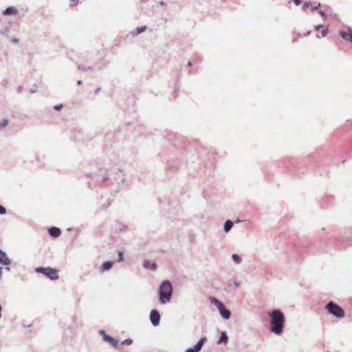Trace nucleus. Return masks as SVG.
Returning <instances> with one entry per match:
<instances>
[{"mask_svg":"<svg viewBox=\"0 0 352 352\" xmlns=\"http://www.w3.org/2000/svg\"><path fill=\"white\" fill-rule=\"evenodd\" d=\"M172 285L168 280H164L160 289V300L164 304L169 301L172 296Z\"/></svg>","mask_w":352,"mask_h":352,"instance_id":"obj_2","label":"nucleus"},{"mask_svg":"<svg viewBox=\"0 0 352 352\" xmlns=\"http://www.w3.org/2000/svg\"><path fill=\"white\" fill-rule=\"evenodd\" d=\"M35 272L37 273H41L48 277L50 280H56L59 278L58 271L55 269H52L50 267H38L35 269Z\"/></svg>","mask_w":352,"mask_h":352,"instance_id":"obj_3","label":"nucleus"},{"mask_svg":"<svg viewBox=\"0 0 352 352\" xmlns=\"http://www.w3.org/2000/svg\"><path fill=\"white\" fill-rule=\"evenodd\" d=\"M150 320H151L152 324L155 326H156L159 324L160 320V316L157 310L153 309L151 311Z\"/></svg>","mask_w":352,"mask_h":352,"instance_id":"obj_7","label":"nucleus"},{"mask_svg":"<svg viewBox=\"0 0 352 352\" xmlns=\"http://www.w3.org/2000/svg\"><path fill=\"white\" fill-rule=\"evenodd\" d=\"M228 340V336L225 332H223L221 333L219 342H226Z\"/></svg>","mask_w":352,"mask_h":352,"instance_id":"obj_15","label":"nucleus"},{"mask_svg":"<svg viewBox=\"0 0 352 352\" xmlns=\"http://www.w3.org/2000/svg\"><path fill=\"white\" fill-rule=\"evenodd\" d=\"M210 302L214 304L219 311L220 314L224 319H229L230 317V312L228 309H226L223 305V304L219 301L218 299L212 297L210 298Z\"/></svg>","mask_w":352,"mask_h":352,"instance_id":"obj_5","label":"nucleus"},{"mask_svg":"<svg viewBox=\"0 0 352 352\" xmlns=\"http://www.w3.org/2000/svg\"><path fill=\"white\" fill-rule=\"evenodd\" d=\"M1 270H2V268L1 267L0 268V275L1 274V272H2Z\"/></svg>","mask_w":352,"mask_h":352,"instance_id":"obj_32","label":"nucleus"},{"mask_svg":"<svg viewBox=\"0 0 352 352\" xmlns=\"http://www.w3.org/2000/svg\"><path fill=\"white\" fill-rule=\"evenodd\" d=\"M50 234L53 237H58L60 235V230L56 227H52L49 229Z\"/></svg>","mask_w":352,"mask_h":352,"instance_id":"obj_10","label":"nucleus"},{"mask_svg":"<svg viewBox=\"0 0 352 352\" xmlns=\"http://www.w3.org/2000/svg\"><path fill=\"white\" fill-rule=\"evenodd\" d=\"M123 260V253L122 252H118V261L121 262Z\"/></svg>","mask_w":352,"mask_h":352,"instance_id":"obj_20","label":"nucleus"},{"mask_svg":"<svg viewBox=\"0 0 352 352\" xmlns=\"http://www.w3.org/2000/svg\"><path fill=\"white\" fill-rule=\"evenodd\" d=\"M232 258L237 263H240V261H241V258H240V257L237 254H233L232 255Z\"/></svg>","mask_w":352,"mask_h":352,"instance_id":"obj_16","label":"nucleus"},{"mask_svg":"<svg viewBox=\"0 0 352 352\" xmlns=\"http://www.w3.org/2000/svg\"><path fill=\"white\" fill-rule=\"evenodd\" d=\"M3 13H4V14H8V15H14V14H16L17 11L14 8L10 7V8H6L5 10V11L3 12Z\"/></svg>","mask_w":352,"mask_h":352,"instance_id":"obj_11","label":"nucleus"},{"mask_svg":"<svg viewBox=\"0 0 352 352\" xmlns=\"http://www.w3.org/2000/svg\"><path fill=\"white\" fill-rule=\"evenodd\" d=\"M323 28V25H319L316 27V28L318 30L319 28Z\"/></svg>","mask_w":352,"mask_h":352,"instance_id":"obj_30","label":"nucleus"},{"mask_svg":"<svg viewBox=\"0 0 352 352\" xmlns=\"http://www.w3.org/2000/svg\"><path fill=\"white\" fill-rule=\"evenodd\" d=\"M0 263L4 265H8L10 263V258L7 256L6 252L0 250Z\"/></svg>","mask_w":352,"mask_h":352,"instance_id":"obj_9","label":"nucleus"},{"mask_svg":"<svg viewBox=\"0 0 352 352\" xmlns=\"http://www.w3.org/2000/svg\"><path fill=\"white\" fill-rule=\"evenodd\" d=\"M270 330L276 335H280L283 329L285 317L283 314L279 310H274L270 314Z\"/></svg>","mask_w":352,"mask_h":352,"instance_id":"obj_1","label":"nucleus"},{"mask_svg":"<svg viewBox=\"0 0 352 352\" xmlns=\"http://www.w3.org/2000/svg\"><path fill=\"white\" fill-rule=\"evenodd\" d=\"M326 309L329 314L335 316L337 318H344L345 312L344 309L333 302H330L326 305Z\"/></svg>","mask_w":352,"mask_h":352,"instance_id":"obj_4","label":"nucleus"},{"mask_svg":"<svg viewBox=\"0 0 352 352\" xmlns=\"http://www.w3.org/2000/svg\"><path fill=\"white\" fill-rule=\"evenodd\" d=\"M61 108H62V104L56 105V106L54 107V109H55L56 110H59V109H60Z\"/></svg>","mask_w":352,"mask_h":352,"instance_id":"obj_27","label":"nucleus"},{"mask_svg":"<svg viewBox=\"0 0 352 352\" xmlns=\"http://www.w3.org/2000/svg\"><path fill=\"white\" fill-rule=\"evenodd\" d=\"M113 263L110 261L104 262L102 265V270H109L111 268Z\"/></svg>","mask_w":352,"mask_h":352,"instance_id":"obj_14","label":"nucleus"},{"mask_svg":"<svg viewBox=\"0 0 352 352\" xmlns=\"http://www.w3.org/2000/svg\"><path fill=\"white\" fill-rule=\"evenodd\" d=\"M100 333L101 335H103V339L104 341L110 343L111 345L113 346L114 348H118V340H116L113 338L107 335L104 330H100Z\"/></svg>","mask_w":352,"mask_h":352,"instance_id":"obj_6","label":"nucleus"},{"mask_svg":"<svg viewBox=\"0 0 352 352\" xmlns=\"http://www.w3.org/2000/svg\"><path fill=\"white\" fill-rule=\"evenodd\" d=\"M146 29L145 26L138 28L137 32L138 34L143 32Z\"/></svg>","mask_w":352,"mask_h":352,"instance_id":"obj_18","label":"nucleus"},{"mask_svg":"<svg viewBox=\"0 0 352 352\" xmlns=\"http://www.w3.org/2000/svg\"><path fill=\"white\" fill-rule=\"evenodd\" d=\"M132 343V340L130 339H126L122 342V344H131Z\"/></svg>","mask_w":352,"mask_h":352,"instance_id":"obj_21","label":"nucleus"},{"mask_svg":"<svg viewBox=\"0 0 352 352\" xmlns=\"http://www.w3.org/2000/svg\"><path fill=\"white\" fill-rule=\"evenodd\" d=\"M311 6V3L309 2H305L302 6V10L305 12L307 8Z\"/></svg>","mask_w":352,"mask_h":352,"instance_id":"obj_17","label":"nucleus"},{"mask_svg":"<svg viewBox=\"0 0 352 352\" xmlns=\"http://www.w3.org/2000/svg\"><path fill=\"white\" fill-rule=\"evenodd\" d=\"M340 34L343 39L352 43V29L349 28L347 32L340 31Z\"/></svg>","mask_w":352,"mask_h":352,"instance_id":"obj_8","label":"nucleus"},{"mask_svg":"<svg viewBox=\"0 0 352 352\" xmlns=\"http://www.w3.org/2000/svg\"><path fill=\"white\" fill-rule=\"evenodd\" d=\"M8 120L7 119H5L3 120V122H2V126L5 127L8 125Z\"/></svg>","mask_w":352,"mask_h":352,"instance_id":"obj_24","label":"nucleus"},{"mask_svg":"<svg viewBox=\"0 0 352 352\" xmlns=\"http://www.w3.org/2000/svg\"><path fill=\"white\" fill-rule=\"evenodd\" d=\"M6 208L3 206L0 205V214H6Z\"/></svg>","mask_w":352,"mask_h":352,"instance_id":"obj_19","label":"nucleus"},{"mask_svg":"<svg viewBox=\"0 0 352 352\" xmlns=\"http://www.w3.org/2000/svg\"><path fill=\"white\" fill-rule=\"evenodd\" d=\"M320 14L323 16L324 15V12L322 11H320Z\"/></svg>","mask_w":352,"mask_h":352,"instance_id":"obj_31","label":"nucleus"},{"mask_svg":"<svg viewBox=\"0 0 352 352\" xmlns=\"http://www.w3.org/2000/svg\"><path fill=\"white\" fill-rule=\"evenodd\" d=\"M328 32L327 29H323L322 31V37H324L327 35V33Z\"/></svg>","mask_w":352,"mask_h":352,"instance_id":"obj_23","label":"nucleus"},{"mask_svg":"<svg viewBox=\"0 0 352 352\" xmlns=\"http://www.w3.org/2000/svg\"><path fill=\"white\" fill-rule=\"evenodd\" d=\"M320 6V3H318L317 6H311V11H314V10H317Z\"/></svg>","mask_w":352,"mask_h":352,"instance_id":"obj_22","label":"nucleus"},{"mask_svg":"<svg viewBox=\"0 0 352 352\" xmlns=\"http://www.w3.org/2000/svg\"><path fill=\"white\" fill-rule=\"evenodd\" d=\"M72 5H76L79 0H70Z\"/></svg>","mask_w":352,"mask_h":352,"instance_id":"obj_28","label":"nucleus"},{"mask_svg":"<svg viewBox=\"0 0 352 352\" xmlns=\"http://www.w3.org/2000/svg\"><path fill=\"white\" fill-rule=\"evenodd\" d=\"M233 223L230 220H227L224 224V230L228 232L232 227Z\"/></svg>","mask_w":352,"mask_h":352,"instance_id":"obj_13","label":"nucleus"},{"mask_svg":"<svg viewBox=\"0 0 352 352\" xmlns=\"http://www.w3.org/2000/svg\"><path fill=\"white\" fill-rule=\"evenodd\" d=\"M293 1L295 3L296 6H298L301 3V0H293Z\"/></svg>","mask_w":352,"mask_h":352,"instance_id":"obj_25","label":"nucleus"},{"mask_svg":"<svg viewBox=\"0 0 352 352\" xmlns=\"http://www.w3.org/2000/svg\"><path fill=\"white\" fill-rule=\"evenodd\" d=\"M186 352H198L194 349L189 348L186 350Z\"/></svg>","mask_w":352,"mask_h":352,"instance_id":"obj_26","label":"nucleus"},{"mask_svg":"<svg viewBox=\"0 0 352 352\" xmlns=\"http://www.w3.org/2000/svg\"><path fill=\"white\" fill-rule=\"evenodd\" d=\"M206 340L205 338H203L199 340V341L197 343V344L195 346V349L197 351H199L201 350L204 342Z\"/></svg>","mask_w":352,"mask_h":352,"instance_id":"obj_12","label":"nucleus"},{"mask_svg":"<svg viewBox=\"0 0 352 352\" xmlns=\"http://www.w3.org/2000/svg\"><path fill=\"white\" fill-rule=\"evenodd\" d=\"M12 42L14 43H17L19 42V40L17 38H13Z\"/></svg>","mask_w":352,"mask_h":352,"instance_id":"obj_29","label":"nucleus"}]
</instances>
